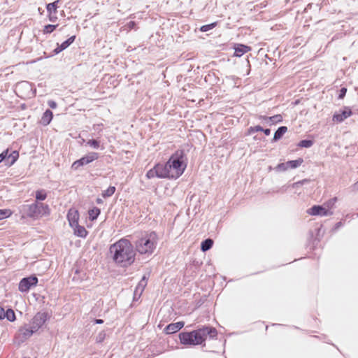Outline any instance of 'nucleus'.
Segmentation results:
<instances>
[{
  "mask_svg": "<svg viewBox=\"0 0 358 358\" xmlns=\"http://www.w3.org/2000/svg\"><path fill=\"white\" fill-rule=\"evenodd\" d=\"M136 26V22H134V21H130L129 23H128V27L129 29H134Z\"/></svg>",
  "mask_w": 358,
  "mask_h": 358,
  "instance_id": "obj_49",
  "label": "nucleus"
},
{
  "mask_svg": "<svg viewBox=\"0 0 358 358\" xmlns=\"http://www.w3.org/2000/svg\"><path fill=\"white\" fill-rule=\"evenodd\" d=\"M346 92H347V88L346 87H342L340 91H339V94H338V98L339 99H342L345 97V94H346Z\"/></svg>",
  "mask_w": 358,
  "mask_h": 358,
  "instance_id": "obj_39",
  "label": "nucleus"
},
{
  "mask_svg": "<svg viewBox=\"0 0 358 358\" xmlns=\"http://www.w3.org/2000/svg\"><path fill=\"white\" fill-rule=\"evenodd\" d=\"M58 24H47L44 27L43 29V34H51L53 32L56 28L57 27Z\"/></svg>",
  "mask_w": 358,
  "mask_h": 358,
  "instance_id": "obj_33",
  "label": "nucleus"
},
{
  "mask_svg": "<svg viewBox=\"0 0 358 358\" xmlns=\"http://www.w3.org/2000/svg\"><path fill=\"white\" fill-rule=\"evenodd\" d=\"M136 240L134 241L135 251L141 255H152L157 245L158 236L155 231H143L134 235Z\"/></svg>",
  "mask_w": 358,
  "mask_h": 358,
  "instance_id": "obj_3",
  "label": "nucleus"
},
{
  "mask_svg": "<svg viewBox=\"0 0 358 358\" xmlns=\"http://www.w3.org/2000/svg\"><path fill=\"white\" fill-rule=\"evenodd\" d=\"M336 198L335 197V198H334V199H332L329 200V201L327 203V204L328 207H330V206H332L335 203V202H336Z\"/></svg>",
  "mask_w": 358,
  "mask_h": 358,
  "instance_id": "obj_47",
  "label": "nucleus"
},
{
  "mask_svg": "<svg viewBox=\"0 0 358 358\" xmlns=\"http://www.w3.org/2000/svg\"><path fill=\"white\" fill-rule=\"evenodd\" d=\"M343 225V222L341 221L336 223L333 228V231H337L340 227H341Z\"/></svg>",
  "mask_w": 358,
  "mask_h": 358,
  "instance_id": "obj_46",
  "label": "nucleus"
},
{
  "mask_svg": "<svg viewBox=\"0 0 358 358\" xmlns=\"http://www.w3.org/2000/svg\"><path fill=\"white\" fill-rule=\"evenodd\" d=\"M4 318H6L10 322L15 321L16 320L15 312L12 309L8 308L3 316H0V320Z\"/></svg>",
  "mask_w": 358,
  "mask_h": 358,
  "instance_id": "obj_23",
  "label": "nucleus"
},
{
  "mask_svg": "<svg viewBox=\"0 0 358 358\" xmlns=\"http://www.w3.org/2000/svg\"><path fill=\"white\" fill-rule=\"evenodd\" d=\"M314 142L313 140L303 139L299 142L298 146L301 148H309L313 145Z\"/></svg>",
  "mask_w": 358,
  "mask_h": 358,
  "instance_id": "obj_28",
  "label": "nucleus"
},
{
  "mask_svg": "<svg viewBox=\"0 0 358 358\" xmlns=\"http://www.w3.org/2000/svg\"><path fill=\"white\" fill-rule=\"evenodd\" d=\"M270 117L266 116V115H260L259 117V120H262L264 123L267 124L269 125L270 120H268Z\"/></svg>",
  "mask_w": 358,
  "mask_h": 358,
  "instance_id": "obj_40",
  "label": "nucleus"
},
{
  "mask_svg": "<svg viewBox=\"0 0 358 358\" xmlns=\"http://www.w3.org/2000/svg\"><path fill=\"white\" fill-rule=\"evenodd\" d=\"M67 219L69 222V224L71 227H73V225H76L78 224V220H79V214L78 211L71 208L67 214Z\"/></svg>",
  "mask_w": 358,
  "mask_h": 358,
  "instance_id": "obj_16",
  "label": "nucleus"
},
{
  "mask_svg": "<svg viewBox=\"0 0 358 358\" xmlns=\"http://www.w3.org/2000/svg\"><path fill=\"white\" fill-rule=\"evenodd\" d=\"M185 325V322L180 321L175 323H171L168 324L164 329V331L166 334H172L180 331Z\"/></svg>",
  "mask_w": 358,
  "mask_h": 358,
  "instance_id": "obj_12",
  "label": "nucleus"
},
{
  "mask_svg": "<svg viewBox=\"0 0 358 358\" xmlns=\"http://www.w3.org/2000/svg\"><path fill=\"white\" fill-rule=\"evenodd\" d=\"M5 310L2 307H0V316H3L5 314Z\"/></svg>",
  "mask_w": 358,
  "mask_h": 358,
  "instance_id": "obj_52",
  "label": "nucleus"
},
{
  "mask_svg": "<svg viewBox=\"0 0 358 358\" xmlns=\"http://www.w3.org/2000/svg\"><path fill=\"white\" fill-rule=\"evenodd\" d=\"M352 114V110L349 107H344L343 110L338 113H335L333 115L332 120L336 122H342Z\"/></svg>",
  "mask_w": 358,
  "mask_h": 358,
  "instance_id": "obj_11",
  "label": "nucleus"
},
{
  "mask_svg": "<svg viewBox=\"0 0 358 358\" xmlns=\"http://www.w3.org/2000/svg\"><path fill=\"white\" fill-rule=\"evenodd\" d=\"M234 57H241L243 56L245 53L249 52L251 50V48L248 45L241 44V43H236L234 45Z\"/></svg>",
  "mask_w": 358,
  "mask_h": 358,
  "instance_id": "obj_15",
  "label": "nucleus"
},
{
  "mask_svg": "<svg viewBox=\"0 0 358 358\" xmlns=\"http://www.w3.org/2000/svg\"><path fill=\"white\" fill-rule=\"evenodd\" d=\"M73 228L74 229V234L78 237L85 238L88 234L86 229L84 227L79 225V224L73 225Z\"/></svg>",
  "mask_w": 358,
  "mask_h": 358,
  "instance_id": "obj_19",
  "label": "nucleus"
},
{
  "mask_svg": "<svg viewBox=\"0 0 358 358\" xmlns=\"http://www.w3.org/2000/svg\"><path fill=\"white\" fill-rule=\"evenodd\" d=\"M262 127L260 126V125H257V126H255V127H250L248 130H247V132H246V135L247 136H250V135H252V134L255 133V132H258V131H262Z\"/></svg>",
  "mask_w": 358,
  "mask_h": 358,
  "instance_id": "obj_31",
  "label": "nucleus"
},
{
  "mask_svg": "<svg viewBox=\"0 0 358 358\" xmlns=\"http://www.w3.org/2000/svg\"><path fill=\"white\" fill-rule=\"evenodd\" d=\"M63 50H62L61 46L59 44H57V47L55 49H54L52 51V55H57Z\"/></svg>",
  "mask_w": 358,
  "mask_h": 358,
  "instance_id": "obj_43",
  "label": "nucleus"
},
{
  "mask_svg": "<svg viewBox=\"0 0 358 358\" xmlns=\"http://www.w3.org/2000/svg\"><path fill=\"white\" fill-rule=\"evenodd\" d=\"M3 152H7L6 159L4 160L6 166H10L13 165L19 158V152L17 150H13L12 152L9 153V150L6 149Z\"/></svg>",
  "mask_w": 358,
  "mask_h": 358,
  "instance_id": "obj_14",
  "label": "nucleus"
},
{
  "mask_svg": "<svg viewBox=\"0 0 358 358\" xmlns=\"http://www.w3.org/2000/svg\"><path fill=\"white\" fill-rule=\"evenodd\" d=\"M60 0H56L54 2L48 3L46 5V10L48 13V14L55 13L56 14L57 12V8H58V3Z\"/></svg>",
  "mask_w": 358,
  "mask_h": 358,
  "instance_id": "obj_20",
  "label": "nucleus"
},
{
  "mask_svg": "<svg viewBox=\"0 0 358 358\" xmlns=\"http://www.w3.org/2000/svg\"><path fill=\"white\" fill-rule=\"evenodd\" d=\"M50 317V315L48 312H38L30 322L34 331H38Z\"/></svg>",
  "mask_w": 358,
  "mask_h": 358,
  "instance_id": "obj_7",
  "label": "nucleus"
},
{
  "mask_svg": "<svg viewBox=\"0 0 358 358\" xmlns=\"http://www.w3.org/2000/svg\"><path fill=\"white\" fill-rule=\"evenodd\" d=\"M48 18H49V20L52 22H55L57 19L56 14H55V13L48 14Z\"/></svg>",
  "mask_w": 358,
  "mask_h": 358,
  "instance_id": "obj_44",
  "label": "nucleus"
},
{
  "mask_svg": "<svg viewBox=\"0 0 358 358\" xmlns=\"http://www.w3.org/2000/svg\"><path fill=\"white\" fill-rule=\"evenodd\" d=\"M87 144L94 149L100 147V141L96 139H90L87 141Z\"/></svg>",
  "mask_w": 358,
  "mask_h": 358,
  "instance_id": "obj_35",
  "label": "nucleus"
},
{
  "mask_svg": "<svg viewBox=\"0 0 358 358\" xmlns=\"http://www.w3.org/2000/svg\"><path fill=\"white\" fill-rule=\"evenodd\" d=\"M94 322L95 324H101L103 323V320L101 319H94Z\"/></svg>",
  "mask_w": 358,
  "mask_h": 358,
  "instance_id": "obj_50",
  "label": "nucleus"
},
{
  "mask_svg": "<svg viewBox=\"0 0 358 358\" xmlns=\"http://www.w3.org/2000/svg\"><path fill=\"white\" fill-rule=\"evenodd\" d=\"M266 136H269L271 134V129H264L262 128V131Z\"/></svg>",
  "mask_w": 358,
  "mask_h": 358,
  "instance_id": "obj_48",
  "label": "nucleus"
},
{
  "mask_svg": "<svg viewBox=\"0 0 358 358\" xmlns=\"http://www.w3.org/2000/svg\"><path fill=\"white\" fill-rule=\"evenodd\" d=\"M85 273L77 269L75 271V275L73 277V280L78 281L80 280V281H82L85 279Z\"/></svg>",
  "mask_w": 358,
  "mask_h": 358,
  "instance_id": "obj_30",
  "label": "nucleus"
},
{
  "mask_svg": "<svg viewBox=\"0 0 358 358\" xmlns=\"http://www.w3.org/2000/svg\"><path fill=\"white\" fill-rule=\"evenodd\" d=\"M101 202V199H97V203H100Z\"/></svg>",
  "mask_w": 358,
  "mask_h": 358,
  "instance_id": "obj_56",
  "label": "nucleus"
},
{
  "mask_svg": "<svg viewBox=\"0 0 358 358\" xmlns=\"http://www.w3.org/2000/svg\"><path fill=\"white\" fill-rule=\"evenodd\" d=\"M216 26V22H213L208 24H205L201 27L200 31L203 32L208 31L212 29H213Z\"/></svg>",
  "mask_w": 358,
  "mask_h": 358,
  "instance_id": "obj_36",
  "label": "nucleus"
},
{
  "mask_svg": "<svg viewBox=\"0 0 358 358\" xmlns=\"http://www.w3.org/2000/svg\"><path fill=\"white\" fill-rule=\"evenodd\" d=\"M217 329L210 326H202L191 331H182L178 337L181 344L195 346L203 344L208 336L210 338L217 336Z\"/></svg>",
  "mask_w": 358,
  "mask_h": 358,
  "instance_id": "obj_2",
  "label": "nucleus"
},
{
  "mask_svg": "<svg viewBox=\"0 0 358 358\" xmlns=\"http://www.w3.org/2000/svg\"><path fill=\"white\" fill-rule=\"evenodd\" d=\"M12 212L9 209H0V220L10 217Z\"/></svg>",
  "mask_w": 358,
  "mask_h": 358,
  "instance_id": "obj_34",
  "label": "nucleus"
},
{
  "mask_svg": "<svg viewBox=\"0 0 358 358\" xmlns=\"http://www.w3.org/2000/svg\"><path fill=\"white\" fill-rule=\"evenodd\" d=\"M138 294L139 295V291L136 292V290L134 291V298L136 297V296Z\"/></svg>",
  "mask_w": 358,
  "mask_h": 358,
  "instance_id": "obj_54",
  "label": "nucleus"
},
{
  "mask_svg": "<svg viewBox=\"0 0 358 358\" xmlns=\"http://www.w3.org/2000/svg\"><path fill=\"white\" fill-rule=\"evenodd\" d=\"M36 201L38 202H41L44 201L47 198V193L45 189H39L37 190L35 193Z\"/></svg>",
  "mask_w": 358,
  "mask_h": 358,
  "instance_id": "obj_26",
  "label": "nucleus"
},
{
  "mask_svg": "<svg viewBox=\"0 0 358 358\" xmlns=\"http://www.w3.org/2000/svg\"><path fill=\"white\" fill-rule=\"evenodd\" d=\"M268 120H270L269 125H272L276 123L281 122L282 121V117L281 115H275L273 116H271Z\"/></svg>",
  "mask_w": 358,
  "mask_h": 358,
  "instance_id": "obj_32",
  "label": "nucleus"
},
{
  "mask_svg": "<svg viewBox=\"0 0 358 358\" xmlns=\"http://www.w3.org/2000/svg\"><path fill=\"white\" fill-rule=\"evenodd\" d=\"M113 262L119 266L127 268L131 266L136 259V251L134 245L125 238H122L109 248Z\"/></svg>",
  "mask_w": 358,
  "mask_h": 358,
  "instance_id": "obj_1",
  "label": "nucleus"
},
{
  "mask_svg": "<svg viewBox=\"0 0 358 358\" xmlns=\"http://www.w3.org/2000/svg\"><path fill=\"white\" fill-rule=\"evenodd\" d=\"M24 358H29V357H24Z\"/></svg>",
  "mask_w": 358,
  "mask_h": 358,
  "instance_id": "obj_58",
  "label": "nucleus"
},
{
  "mask_svg": "<svg viewBox=\"0 0 358 358\" xmlns=\"http://www.w3.org/2000/svg\"><path fill=\"white\" fill-rule=\"evenodd\" d=\"M308 182V180H300V181H298L296 182H294L293 184V187H298L299 185H303V184Z\"/></svg>",
  "mask_w": 358,
  "mask_h": 358,
  "instance_id": "obj_42",
  "label": "nucleus"
},
{
  "mask_svg": "<svg viewBox=\"0 0 358 358\" xmlns=\"http://www.w3.org/2000/svg\"><path fill=\"white\" fill-rule=\"evenodd\" d=\"M284 166H285V164H280L278 165V167L280 168V167Z\"/></svg>",
  "mask_w": 358,
  "mask_h": 358,
  "instance_id": "obj_55",
  "label": "nucleus"
},
{
  "mask_svg": "<svg viewBox=\"0 0 358 358\" xmlns=\"http://www.w3.org/2000/svg\"><path fill=\"white\" fill-rule=\"evenodd\" d=\"M20 213L22 217H29L34 220L42 217L48 216L50 209L48 204L34 201L30 204H23L19 207Z\"/></svg>",
  "mask_w": 358,
  "mask_h": 358,
  "instance_id": "obj_5",
  "label": "nucleus"
},
{
  "mask_svg": "<svg viewBox=\"0 0 358 358\" xmlns=\"http://www.w3.org/2000/svg\"><path fill=\"white\" fill-rule=\"evenodd\" d=\"M106 334L105 331H100L96 336V342L99 343H102L104 341V339L106 338Z\"/></svg>",
  "mask_w": 358,
  "mask_h": 358,
  "instance_id": "obj_37",
  "label": "nucleus"
},
{
  "mask_svg": "<svg viewBox=\"0 0 358 358\" xmlns=\"http://www.w3.org/2000/svg\"><path fill=\"white\" fill-rule=\"evenodd\" d=\"M101 213V210L97 207H93L88 211L89 218L91 221H94L97 219Z\"/></svg>",
  "mask_w": 358,
  "mask_h": 358,
  "instance_id": "obj_22",
  "label": "nucleus"
},
{
  "mask_svg": "<svg viewBox=\"0 0 358 358\" xmlns=\"http://www.w3.org/2000/svg\"><path fill=\"white\" fill-rule=\"evenodd\" d=\"M38 281L37 277L34 275L23 278L19 282L18 289L21 292H27L37 285Z\"/></svg>",
  "mask_w": 358,
  "mask_h": 358,
  "instance_id": "obj_9",
  "label": "nucleus"
},
{
  "mask_svg": "<svg viewBox=\"0 0 358 358\" xmlns=\"http://www.w3.org/2000/svg\"><path fill=\"white\" fill-rule=\"evenodd\" d=\"M20 335L22 336V341L29 338L36 331H34L32 326L25 324L19 329Z\"/></svg>",
  "mask_w": 358,
  "mask_h": 358,
  "instance_id": "obj_13",
  "label": "nucleus"
},
{
  "mask_svg": "<svg viewBox=\"0 0 358 358\" xmlns=\"http://www.w3.org/2000/svg\"><path fill=\"white\" fill-rule=\"evenodd\" d=\"M254 138L255 140H257V139H258L257 136H254V138Z\"/></svg>",
  "mask_w": 358,
  "mask_h": 358,
  "instance_id": "obj_57",
  "label": "nucleus"
},
{
  "mask_svg": "<svg viewBox=\"0 0 358 358\" xmlns=\"http://www.w3.org/2000/svg\"><path fill=\"white\" fill-rule=\"evenodd\" d=\"M48 105L50 108H51L52 109L56 108L57 106V103L53 100H49L48 101Z\"/></svg>",
  "mask_w": 358,
  "mask_h": 358,
  "instance_id": "obj_41",
  "label": "nucleus"
},
{
  "mask_svg": "<svg viewBox=\"0 0 358 358\" xmlns=\"http://www.w3.org/2000/svg\"><path fill=\"white\" fill-rule=\"evenodd\" d=\"M354 189H358V181L354 184Z\"/></svg>",
  "mask_w": 358,
  "mask_h": 358,
  "instance_id": "obj_53",
  "label": "nucleus"
},
{
  "mask_svg": "<svg viewBox=\"0 0 358 358\" xmlns=\"http://www.w3.org/2000/svg\"><path fill=\"white\" fill-rule=\"evenodd\" d=\"M213 245V241L211 238H206L201 243V250L203 252L209 250Z\"/></svg>",
  "mask_w": 358,
  "mask_h": 358,
  "instance_id": "obj_21",
  "label": "nucleus"
},
{
  "mask_svg": "<svg viewBox=\"0 0 358 358\" xmlns=\"http://www.w3.org/2000/svg\"><path fill=\"white\" fill-rule=\"evenodd\" d=\"M101 127H102V124H94V129L95 130L101 131Z\"/></svg>",
  "mask_w": 358,
  "mask_h": 358,
  "instance_id": "obj_51",
  "label": "nucleus"
},
{
  "mask_svg": "<svg viewBox=\"0 0 358 358\" xmlns=\"http://www.w3.org/2000/svg\"><path fill=\"white\" fill-rule=\"evenodd\" d=\"M76 36H72L69 37L68 39L59 45L61 46L62 50L66 49L69 45H71L75 41Z\"/></svg>",
  "mask_w": 358,
  "mask_h": 358,
  "instance_id": "obj_27",
  "label": "nucleus"
},
{
  "mask_svg": "<svg viewBox=\"0 0 358 358\" xmlns=\"http://www.w3.org/2000/svg\"><path fill=\"white\" fill-rule=\"evenodd\" d=\"M18 87L24 88V89H31V85L30 83L27 81H23L18 84Z\"/></svg>",
  "mask_w": 358,
  "mask_h": 358,
  "instance_id": "obj_38",
  "label": "nucleus"
},
{
  "mask_svg": "<svg viewBox=\"0 0 358 358\" xmlns=\"http://www.w3.org/2000/svg\"><path fill=\"white\" fill-rule=\"evenodd\" d=\"M6 157H7V152H2L0 154V163H1L2 162H4V160L6 159Z\"/></svg>",
  "mask_w": 358,
  "mask_h": 358,
  "instance_id": "obj_45",
  "label": "nucleus"
},
{
  "mask_svg": "<svg viewBox=\"0 0 358 358\" xmlns=\"http://www.w3.org/2000/svg\"><path fill=\"white\" fill-rule=\"evenodd\" d=\"M187 158L184 150H178L166 162L171 179H177L182 175L187 168Z\"/></svg>",
  "mask_w": 358,
  "mask_h": 358,
  "instance_id": "obj_4",
  "label": "nucleus"
},
{
  "mask_svg": "<svg viewBox=\"0 0 358 358\" xmlns=\"http://www.w3.org/2000/svg\"><path fill=\"white\" fill-rule=\"evenodd\" d=\"M303 162L302 158H298L297 159L290 160L286 162V166L290 169H296L300 166Z\"/></svg>",
  "mask_w": 358,
  "mask_h": 358,
  "instance_id": "obj_24",
  "label": "nucleus"
},
{
  "mask_svg": "<svg viewBox=\"0 0 358 358\" xmlns=\"http://www.w3.org/2000/svg\"><path fill=\"white\" fill-rule=\"evenodd\" d=\"M287 127L285 126H281V127H278V129L274 133L272 141L276 142V141H279L280 139H281L282 138V136H284V134L287 132Z\"/></svg>",
  "mask_w": 358,
  "mask_h": 358,
  "instance_id": "obj_18",
  "label": "nucleus"
},
{
  "mask_svg": "<svg viewBox=\"0 0 358 358\" xmlns=\"http://www.w3.org/2000/svg\"><path fill=\"white\" fill-rule=\"evenodd\" d=\"M115 187L109 186L106 190H104L101 195L103 198H107L111 196L115 192Z\"/></svg>",
  "mask_w": 358,
  "mask_h": 358,
  "instance_id": "obj_29",
  "label": "nucleus"
},
{
  "mask_svg": "<svg viewBox=\"0 0 358 358\" xmlns=\"http://www.w3.org/2000/svg\"><path fill=\"white\" fill-rule=\"evenodd\" d=\"M53 118V113L50 109H47L43 114L41 122L43 125H48Z\"/></svg>",
  "mask_w": 358,
  "mask_h": 358,
  "instance_id": "obj_17",
  "label": "nucleus"
},
{
  "mask_svg": "<svg viewBox=\"0 0 358 358\" xmlns=\"http://www.w3.org/2000/svg\"><path fill=\"white\" fill-rule=\"evenodd\" d=\"M148 179L154 178L171 179L166 162L164 164L157 163L153 168L150 169L145 175Z\"/></svg>",
  "mask_w": 358,
  "mask_h": 358,
  "instance_id": "obj_6",
  "label": "nucleus"
},
{
  "mask_svg": "<svg viewBox=\"0 0 358 358\" xmlns=\"http://www.w3.org/2000/svg\"><path fill=\"white\" fill-rule=\"evenodd\" d=\"M99 157V154L98 152H89L87 155L75 161L71 165V169L73 170H78L80 166L89 164L94 160L97 159Z\"/></svg>",
  "mask_w": 358,
  "mask_h": 358,
  "instance_id": "obj_8",
  "label": "nucleus"
},
{
  "mask_svg": "<svg viewBox=\"0 0 358 358\" xmlns=\"http://www.w3.org/2000/svg\"><path fill=\"white\" fill-rule=\"evenodd\" d=\"M147 281H148L147 278L145 275H143L142 279L141 280V281L139 282V283L136 286V292L139 291V296L141 295L143 291L144 290V288H145V287L147 285Z\"/></svg>",
  "mask_w": 358,
  "mask_h": 358,
  "instance_id": "obj_25",
  "label": "nucleus"
},
{
  "mask_svg": "<svg viewBox=\"0 0 358 358\" xmlns=\"http://www.w3.org/2000/svg\"><path fill=\"white\" fill-rule=\"evenodd\" d=\"M311 215L328 216L333 215V212L320 205H315L307 210Z\"/></svg>",
  "mask_w": 358,
  "mask_h": 358,
  "instance_id": "obj_10",
  "label": "nucleus"
}]
</instances>
